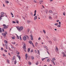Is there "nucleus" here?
<instances>
[{"label":"nucleus","mask_w":66,"mask_h":66,"mask_svg":"<svg viewBox=\"0 0 66 66\" xmlns=\"http://www.w3.org/2000/svg\"><path fill=\"white\" fill-rule=\"evenodd\" d=\"M16 28L18 31L20 32V31H22V30L23 29V27L22 26H21L19 28L18 27H16Z\"/></svg>","instance_id":"1"},{"label":"nucleus","mask_w":66,"mask_h":66,"mask_svg":"<svg viewBox=\"0 0 66 66\" xmlns=\"http://www.w3.org/2000/svg\"><path fill=\"white\" fill-rule=\"evenodd\" d=\"M3 26H4L3 27L4 29H7L8 28H9V26L8 25H6L5 24H3Z\"/></svg>","instance_id":"2"},{"label":"nucleus","mask_w":66,"mask_h":66,"mask_svg":"<svg viewBox=\"0 0 66 66\" xmlns=\"http://www.w3.org/2000/svg\"><path fill=\"white\" fill-rule=\"evenodd\" d=\"M7 33V32L5 31V33H2V35H3V36H4V37H5L6 36V34Z\"/></svg>","instance_id":"3"},{"label":"nucleus","mask_w":66,"mask_h":66,"mask_svg":"<svg viewBox=\"0 0 66 66\" xmlns=\"http://www.w3.org/2000/svg\"><path fill=\"white\" fill-rule=\"evenodd\" d=\"M23 48L24 50H26V45L25 44H24Z\"/></svg>","instance_id":"4"},{"label":"nucleus","mask_w":66,"mask_h":66,"mask_svg":"<svg viewBox=\"0 0 66 66\" xmlns=\"http://www.w3.org/2000/svg\"><path fill=\"white\" fill-rule=\"evenodd\" d=\"M27 37L25 36H24L23 37V39L24 41H26V39H27L26 38Z\"/></svg>","instance_id":"5"},{"label":"nucleus","mask_w":66,"mask_h":66,"mask_svg":"<svg viewBox=\"0 0 66 66\" xmlns=\"http://www.w3.org/2000/svg\"><path fill=\"white\" fill-rule=\"evenodd\" d=\"M62 53L63 54V57H64V56L65 57H66V54H65V53H64V52H62Z\"/></svg>","instance_id":"6"},{"label":"nucleus","mask_w":66,"mask_h":66,"mask_svg":"<svg viewBox=\"0 0 66 66\" xmlns=\"http://www.w3.org/2000/svg\"><path fill=\"white\" fill-rule=\"evenodd\" d=\"M28 54H25V57L26 60H27V59H28Z\"/></svg>","instance_id":"7"},{"label":"nucleus","mask_w":66,"mask_h":66,"mask_svg":"<svg viewBox=\"0 0 66 66\" xmlns=\"http://www.w3.org/2000/svg\"><path fill=\"white\" fill-rule=\"evenodd\" d=\"M30 36L31 37V40H33V36H32V35H30Z\"/></svg>","instance_id":"8"},{"label":"nucleus","mask_w":66,"mask_h":66,"mask_svg":"<svg viewBox=\"0 0 66 66\" xmlns=\"http://www.w3.org/2000/svg\"><path fill=\"white\" fill-rule=\"evenodd\" d=\"M17 56L18 57V58H19L20 60V59H21V57L19 55H17Z\"/></svg>","instance_id":"9"},{"label":"nucleus","mask_w":66,"mask_h":66,"mask_svg":"<svg viewBox=\"0 0 66 66\" xmlns=\"http://www.w3.org/2000/svg\"><path fill=\"white\" fill-rule=\"evenodd\" d=\"M53 40L55 42H56V41H57V39L55 37L53 39Z\"/></svg>","instance_id":"10"},{"label":"nucleus","mask_w":66,"mask_h":66,"mask_svg":"<svg viewBox=\"0 0 66 66\" xmlns=\"http://www.w3.org/2000/svg\"><path fill=\"white\" fill-rule=\"evenodd\" d=\"M37 16H36L34 18V20H35L37 19Z\"/></svg>","instance_id":"11"},{"label":"nucleus","mask_w":66,"mask_h":66,"mask_svg":"<svg viewBox=\"0 0 66 66\" xmlns=\"http://www.w3.org/2000/svg\"><path fill=\"white\" fill-rule=\"evenodd\" d=\"M44 48H46V49L47 50V51H48V47L47 46H45Z\"/></svg>","instance_id":"12"},{"label":"nucleus","mask_w":66,"mask_h":66,"mask_svg":"<svg viewBox=\"0 0 66 66\" xmlns=\"http://www.w3.org/2000/svg\"><path fill=\"white\" fill-rule=\"evenodd\" d=\"M34 13H35V14H34V16H36V10H35Z\"/></svg>","instance_id":"13"},{"label":"nucleus","mask_w":66,"mask_h":66,"mask_svg":"<svg viewBox=\"0 0 66 66\" xmlns=\"http://www.w3.org/2000/svg\"><path fill=\"white\" fill-rule=\"evenodd\" d=\"M51 62H52V63H53V64H54V65H55V63H54V61H53L52 60Z\"/></svg>","instance_id":"14"},{"label":"nucleus","mask_w":66,"mask_h":66,"mask_svg":"<svg viewBox=\"0 0 66 66\" xmlns=\"http://www.w3.org/2000/svg\"><path fill=\"white\" fill-rule=\"evenodd\" d=\"M27 22L28 24H29L30 22H31V21H30L28 20L27 21Z\"/></svg>","instance_id":"15"},{"label":"nucleus","mask_w":66,"mask_h":66,"mask_svg":"<svg viewBox=\"0 0 66 66\" xmlns=\"http://www.w3.org/2000/svg\"><path fill=\"white\" fill-rule=\"evenodd\" d=\"M14 64H16V63H17V60H16V59H15V60L14 61Z\"/></svg>","instance_id":"16"},{"label":"nucleus","mask_w":66,"mask_h":66,"mask_svg":"<svg viewBox=\"0 0 66 66\" xmlns=\"http://www.w3.org/2000/svg\"><path fill=\"white\" fill-rule=\"evenodd\" d=\"M0 33H2V31L1 28H0Z\"/></svg>","instance_id":"17"},{"label":"nucleus","mask_w":66,"mask_h":66,"mask_svg":"<svg viewBox=\"0 0 66 66\" xmlns=\"http://www.w3.org/2000/svg\"><path fill=\"white\" fill-rule=\"evenodd\" d=\"M1 15H4V13L2 12L1 13Z\"/></svg>","instance_id":"18"},{"label":"nucleus","mask_w":66,"mask_h":66,"mask_svg":"<svg viewBox=\"0 0 66 66\" xmlns=\"http://www.w3.org/2000/svg\"><path fill=\"white\" fill-rule=\"evenodd\" d=\"M26 37H27V38H26V39L27 40L28 39H29V36L28 35H27L26 36Z\"/></svg>","instance_id":"19"},{"label":"nucleus","mask_w":66,"mask_h":66,"mask_svg":"<svg viewBox=\"0 0 66 66\" xmlns=\"http://www.w3.org/2000/svg\"><path fill=\"white\" fill-rule=\"evenodd\" d=\"M56 51H59V48H57V47H56Z\"/></svg>","instance_id":"20"},{"label":"nucleus","mask_w":66,"mask_h":66,"mask_svg":"<svg viewBox=\"0 0 66 66\" xmlns=\"http://www.w3.org/2000/svg\"><path fill=\"white\" fill-rule=\"evenodd\" d=\"M49 18L50 19V20H52V18L51 17V16H49Z\"/></svg>","instance_id":"21"},{"label":"nucleus","mask_w":66,"mask_h":66,"mask_svg":"<svg viewBox=\"0 0 66 66\" xmlns=\"http://www.w3.org/2000/svg\"><path fill=\"white\" fill-rule=\"evenodd\" d=\"M49 12L51 14V13H53V12H52V11L50 10L49 11Z\"/></svg>","instance_id":"22"},{"label":"nucleus","mask_w":66,"mask_h":66,"mask_svg":"<svg viewBox=\"0 0 66 66\" xmlns=\"http://www.w3.org/2000/svg\"><path fill=\"white\" fill-rule=\"evenodd\" d=\"M30 51V48H28V52H29Z\"/></svg>","instance_id":"23"},{"label":"nucleus","mask_w":66,"mask_h":66,"mask_svg":"<svg viewBox=\"0 0 66 66\" xmlns=\"http://www.w3.org/2000/svg\"><path fill=\"white\" fill-rule=\"evenodd\" d=\"M12 44H13V45H15V44H16V43H15V42H14V43L12 42L11 43Z\"/></svg>","instance_id":"24"},{"label":"nucleus","mask_w":66,"mask_h":66,"mask_svg":"<svg viewBox=\"0 0 66 66\" xmlns=\"http://www.w3.org/2000/svg\"><path fill=\"white\" fill-rule=\"evenodd\" d=\"M4 42L5 43H7V41L6 40H5L4 41Z\"/></svg>","instance_id":"25"},{"label":"nucleus","mask_w":66,"mask_h":66,"mask_svg":"<svg viewBox=\"0 0 66 66\" xmlns=\"http://www.w3.org/2000/svg\"><path fill=\"white\" fill-rule=\"evenodd\" d=\"M43 32L44 33V34H46V31L44 30H43Z\"/></svg>","instance_id":"26"},{"label":"nucleus","mask_w":66,"mask_h":66,"mask_svg":"<svg viewBox=\"0 0 66 66\" xmlns=\"http://www.w3.org/2000/svg\"><path fill=\"white\" fill-rule=\"evenodd\" d=\"M57 27L58 28H60V27H61V25H59L57 26Z\"/></svg>","instance_id":"27"},{"label":"nucleus","mask_w":66,"mask_h":66,"mask_svg":"<svg viewBox=\"0 0 66 66\" xmlns=\"http://www.w3.org/2000/svg\"><path fill=\"white\" fill-rule=\"evenodd\" d=\"M16 54H20L19 52H16Z\"/></svg>","instance_id":"28"},{"label":"nucleus","mask_w":66,"mask_h":66,"mask_svg":"<svg viewBox=\"0 0 66 66\" xmlns=\"http://www.w3.org/2000/svg\"><path fill=\"white\" fill-rule=\"evenodd\" d=\"M38 45V43L36 42L35 43V46H37Z\"/></svg>","instance_id":"29"},{"label":"nucleus","mask_w":66,"mask_h":66,"mask_svg":"<svg viewBox=\"0 0 66 66\" xmlns=\"http://www.w3.org/2000/svg\"><path fill=\"white\" fill-rule=\"evenodd\" d=\"M52 60H53V61H55V58H53L52 59Z\"/></svg>","instance_id":"30"},{"label":"nucleus","mask_w":66,"mask_h":66,"mask_svg":"<svg viewBox=\"0 0 66 66\" xmlns=\"http://www.w3.org/2000/svg\"><path fill=\"white\" fill-rule=\"evenodd\" d=\"M28 64L29 65H31V63L30 62H29L28 63Z\"/></svg>","instance_id":"31"},{"label":"nucleus","mask_w":66,"mask_h":66,"mask_svg":"<svg viewBox=\"0 0 66 66\" xmlns=\"http://www.w3.org/2000/svg\"><path fill=\"white\" fill-rule=\"evenodd\" d=\"M16 38H17V39H19V36H18V35H17Z\"/></svg>","instance_id":"32"},{"label":"nucleus","mask_w":66,"mask_h":66,"mask_svg":"<svg viewBox=\"0 0 66 66\" xmlns=\"http://www.w3.org/2000/svg\"><path fill=\"white\" fill-rule=\"evenodd\" d=\"M45 12H46V14H47L48 13L47 12H48V10H45Z\"/></svg>","instance_id":"33"},{"label":"nucleus","mask_w":66,"mask_h":66,"mask_svg":"<svg viewBox=\"0 0 66 66\" xmlns=\"http://www.w3.org/2000/svg\"><path fill=\"white\" fill-rule=\"evenodd\" d=\"M7 62L8 63H10V61H9V60L7 59Z\"/></svg>","instance_id":"34"},{"label":"nucleus","mask_w":66,"mask_h":66,"mask_svg":"<svg viewBox=\"0 0 66 66\" xmlns=\"http://www.w3.org/2000/svg\"><path fill=\"white\" fill-rule=\"evenodd\" d=\"M5 2L6 3H9V1H6Z\"/></svg>","instance_id":"35"},{"label":"nucleus","mask_w":66,"mask_h":66,"mask_svg":"<svg viewBox=\"0 0 66 66\" xmlns=\"http://www.w3.org/2000/svg\"><path fill=\"white\" fill-rule=\"evenodd\" d=\"M38 53H39V55H40V53H39L40 52H39V50H38Z\"/></svg>","instance_id":"36"},{"label":"nucleus","mask_w":66,"mask_h":66,"mask_svg":"<svg viewBox=\"0 0 66 66\" xmlns=\"http://www.w3.org/2000/svg\"><path fill=\"white\" fill-rule=\"evenodd\" d=\"M15 57L13 56V58H12V60H15Z\"/></svg>","instance_id":"37"},{"label":"nucleus","mask_w":66,"mask_h":66,"mask_svg":"<svg viewBox=\"0 0 66 66\" xmlns=\"http://www.w3.org/2000/svg\"><path fill=\"white\" fill-rule=\"evenodd\" d=\"M29 43L30 44H32V41H29Z\"/></svg>","instance_id":"38"},{"label":"nucleus","mask_w":66,"mask_h":66,"mask_svg":"<svg viewBox=\"0 0 66 66\" xmlns=\"http://www.w3.org/2000/svg\"><path fill=\"white\" fill-rule=\"evenodd\" d=\"M30 14H31L32 16H33V13H32V12H31Z\"/></svg>","instance_id":"39"},{"label":"nucleus","mask_w":66,"mask_h":66,"mask_svg":"<svg viewBox=\"0 0 66 66\" xmlns=\"http://www.w3.org/2000/svg\"><path fill=\"white\" fill-rule=\"evenodd\" d=\"M2 30L3 32H4V28H2Z\"/></svg>","instance_id":"40"},{"label":"nucleus","mask_w":66,"mask_h":66,"mask_svg":"<svg viewBox=\"0 0 66 66\" xmlns=\"http://www.w3.org/2000/svg\"><path fill=\"white\" fill-rule=\"evenodd\" d=\"M39 2H43V1L42 0H40Z\"/></svg>","instance_id":"41"},{"label":"nucleus","mask_w":66,"mask_h":66,"mask_svg":"<svg viewBox=\"0 0 66 66\" xmlns=\"http://www.w3.org/2000/svg\"><path fill=\"white\" fill-rule=\"evenodd\" d=\"M33 1L34 2H35V3H36V1L35 0H33Z\"/></svg>","instance_id":"42"},{"label":"nucleus","mask_w":66,"mask_h":66,"mask_svg":"<svg viewBox=\"0 0 66 66\" xmlns=\"http://www.w3.org/2000/svg\"><path fill=\"white\" fill-rule=\"evenodd\" d=\"M46 58H48V57H46L45 58H43L42 59V61H44V60H45V59H46Z\"/></svg>","instance_id":"43"},{"label":"nucleus","mask_w":66,"mask_h":66,"mask_svg":"<svg viewBox=\"0 0 66 66\" xmlns=\"http://www.w3.org/2000/svg\"><path fill=\"white\" fill-rule=\"evenodd\" d=\"M11 48L12 49H13V48H14V47H13V46H11Z\"/></svg>","instance_id":"44"},{"label":"nucleus","mask_w":66,"mask_h":66,"mask_svg":"<svg viewBox=\"0 0 66 66\" xmlns=\"http://www.w3.org/2000/svg\"><path fill=\"white\" fill-rule=\"evenodd\" d=\"M12 39H15V38L14 37H12Z\"/></svg>","instance_id":"45"},{"label":"nucleus","mask_w":66,"mask_h":66,"mask_svg":"<svg viewBox=\"0 0 66 66\" xmlns=\"http://www.w3.org/2000/svg\"><path fill=\"white\" fill-rule=\"evenodd\" d=\"M31 59H32V60H34V57L32 56Z\"/></svg>","instance_id":"46"},{"label":"nucleus","mask_w":66,"mask_h":66,"mask_svg":"<svg viewBox=\"0 0 66 66\" xmlns=\"http://www.w3.org/2000/svg\"><path fill=\"white\" fill-rule=\"evenodd\" d=\"M16 23L18 24L19 23V22H18V21L17 20L16 21Z\"/></svg>","instance_id":"47"},{"label":"nucleus","mask_w":66,"mask_h":66,"mask_svg":"<svg viewBox=\"0 0 66 66\" xmlns=\"http://www.w3.org/2000/svg\"><path fill=\"white\" fill-rule=\"evenodd\" d=\"M58 25V23H55L54 24V25H55V26H57V25Z\"/></svg>","instance_id":"48"},{"label":"nucleus","mask_w":66,"mask_h":66,"mask_svg":"<svg viewBox=\"0 0 66 66\" xmlns=\"http://www.w3.org/2000/svg\"><path fill=\"white\" fill-rule=\"evenodd\" d=\"M32 46H33V47H35V46H34V44H33V43H32Z\"/></svg>","instance_id":"49"},{"label":"nucleus","mask_w":66,"mask_h":66,"mask_svg":"<svg viewBox=\"0 0 66 66\" xmlns=\"http://www.w3.org/2000/svg\"><path fill=\"white\" fill-rule=\"evenodd\" d=\"M31 52H33V50H32L31 51H30Z\"/></svg>","instance_id":"50"},{"label":"nucleus","mask_w":66,"mask_h":66,"mask_svg":"<svg viewBox=\"0 0 66 66\" xmlns=\"http://www.w3.org/2000/svg\"><path fill=\"white\" fill-rule=\"evenodd\" d=\"M38 62H37L36 64V65H38Z\"/></svg>","instance_id":"51"},{"label":"nucleus","mask_w":66,"mask_h":66,"mask_svg":"<svg viewBox=\"0 0 66 66\" xmlns=\"http://www.w3.org/2000/svg\"><path fill=\"white\" fill-rule=\"evenodd\" d=\"M5 46H7V44H6V43H5Z\"/></svg>","instance_id":"52"},{"label":"nucleus","mask_w":66,"mask_h":66,"mask_svg":"<svg viewBox=\"0 0 66 66\" xmlns=\"http://www.w3.org/2000/svg\"><path fill=\"white\" fill-rule=\"evenodd\" d=\"M48 42H49V43H50V44H51V43H52V42L51 41H48Z\"/></svg>","instance_id":"53"},{"label":"nucleus","mask_w":66,"mask_h":66,"mask_svg":"<svg viewBox=\"0 0 66 66\" xmlns=\"http://www.w3.org/2000/svg\"><path fill=\"white\" fill-rule=\"evenodd\" d=\"M63 15H64V16H65V13H63Z\"/></svg>","instance_id":"54"},{"label":"nucleus","mask_w":66,"mask_h":66,"mask_svg":"<svg viewBox=\"0 0 66 66\" xmlns=\"http://www.w3.org/2000/svg\"><path fill=\"white\" fill-rule=\"evenodd\" d=\"M47 61L48 62H49V61H50V60L49 59H47Z\"/></svg>","instance_id":"55"},{"label":"nucleus","mask_w":66,"mask_h":66,"mask_svg":"<svg viewBox=\"0 0 66 66\" xmlns=\"http://www.w3.org/2000/svg\"><path fill=\"white\" fill-rule=\"evenodd\" d=\"M35 53H36L37 52V51L36 50H35Z\"/></svg>","instance_id":"56"},{"label":"nucleus","mask_w":66,"mask_h":66,"mask_svg":"<svg viewBox=\"0 0 66 66\" xmlns=\"http://www.w3.org/2000/svg\"><path fill=\"white\" fill-rule=\"evenodd\" d=\"M59 24L60 25L61 24V22H59Z\"/></svg>","instance_id":"57"},{"label":"nucleus","mask_w":66,"mask_h":66,"mask_svg":"<svg viewBox=\"0 0 66 66\" xmlns=\"http://www.w3.org/2000/svg\"><path fill=\"white\" fill-rule=\"evenodd\" d=\"M9 50L10 51H12V50H11V49L10 48H9Z\"/></svg>","instance_id":"58"},{"label":"nucleus","mask_w":66,"mask_h":66,"mask_svg":"<svg viewBox=\"0 0 66 66\" xmlns=\"http://www.w3.org/2000/svg\"><path fill=\"white\" fill-rule=\"evenodd\" d=\"M4 15H1V17H4Z\"/></svg>","instance_id":"59"},{"label":"nucleus","mask_w":66,"mask_h":66,"mask_svg":"<svg viewBox=\"0 0 66 66\" xmlns=\"http://www.w3.org/2000/svg\"><path fill=\"white\" fill-rule=\"evenodd\" d=\"M19 37L20 39H21V36H19Z\"/></svg>","instance_id":"60"},{"label":"nucleus","mask_w":66,"mask_h":66,"mask_svg":"<svg viewBox=\"0 0 66 66\" xmlns=\"http://www.w3.org/2000/svg\"><path fill=\"white\" fill-rule=\"evenodd\" d=\"M38 40H40V39H41L40 38H39L38 39Z\"/></svg>","instance_id":"61"},{"label":"nucleus","mask_w":66,"mask_h":66,"mask_svg":"<svg viewBox=\"0 0 66 66\" xmlns=\"http://www.w3.org/2000/svg\"><path fill=\"white\" fill-rule=\"evenodd\" d=\"M2 18H1V17H0V20H1V19H2Z\"/></svg>","instance_id":"62"},{"label":"nucleus","mask_w":66,"mask_h":66,"mask_svg":"<svg viewBox=\"0 0 66 66\" xmlns=\"http://www.w3.org/2000/svg\"><path fill=\"white\" fill-rule=\"evenodd\" d=\"M4 51H5V52H7V51L6 50H5Z\"/></svg>","instance_id":"63"},{"label":"nucleus","mask_w":66,"mask_h":66,"mask_svg":"<svg viewBox=\"0 0 66 66\" xmlns=\"http://www.w3.org/2000/svg\"><path fill=\"white\" fill-rule=\"evenodd\" d=\"M3 48H1V50H3Z\"/></svg>","instance_id":"64"}]
</instances>
